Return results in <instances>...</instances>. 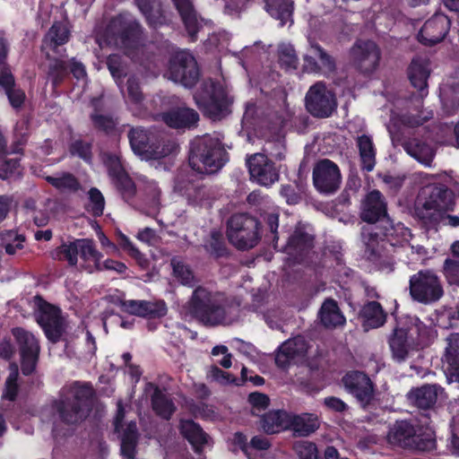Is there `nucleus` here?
Returning a JSON list of instances; mask_svg holds the SVG:
<instances>
[{
  "mask_svg": "<svg viewBox=\"0 0 459 459\" xmlns=\"http://www.w3.org/2000/svg\"><path fill=\"white\" fill-rule=\"evenodd\" d=\"M420 113V115L416 117L412 114L400 115L392 111L387 130L394 145H402L409 155L425 165H429L434 157L433 149L420 140H408L406 137L407 129L422 126L434 116L433 111L427 108H422Z\"/></svg>",
  "mask_w": 459,
  "mask_h": 459,
  "instance_id": "obj_1",
  "label": "nucleus"
},
{
  "mask_svg": "<svg viewBox=\"0 0 459 459\" xmlns=\"http://www.w3.org/2000/svg\"><path fill=\"white\" fill-rule=\"evenodd\" d=\"M230 160V154L221 139L211 134L195 137L189 144L188 163L197 173H218Z\"/></svg>",
  "mask_w": 459,
  "mask_h": 459,
  "instance_id": "obj_2",
  "label": "nucleus"
},
{
  "mask_svg": "<svg viewBox=\"0 0 459 459\" xmlns=\"http://www.w3.org/2000/svg\"><path fill=\"white\" fill-rule=\"evenodd\" d=\"M229 300L221 291L197 286L188 301L189 314L206 326L221 325L228 316Z\"/></svg>",
  "mask_w": 459,
  "mask_h": 459,
  "instance_id": "obj_3",
  "label": "nucleus"
},
{
  "mask_svg": "<svg viewBox=\"0 0 459 459\" xmlns=\"http://www.w3.org/2000/svg\"><path fill=\"white\" fill-rule=\"evenodd\" d=\"M421 195L424 202L415 208V215L422 227H433L441 219V212H448L455 208L454 193L443 184L426 186Z\"/></svg>",
  "mask_w": 459,
  "mask_h": 459,
  "instance_id": "obj_4",
  "label": "nucleus"
},
{
  "mask_svg": "<svg viewBox=\"0 0 459 459\" xmlns=\"http://www.w3.org/2000/svg\"><path fill=\"white\" fill-rule=\"evenodd\" d=\"M93 390L83 385L72 395L61 396L52 403L57 419L65 425L77 426L83 422L92 411Z\"/></svg>",
  "mask_w": 459,
  "mask_h": 459,
  "instance_id": "obj_5",
  "label": "nucleus"
},
{
  "mask_svg": "<svg viewBox=\"0 0 459 459\" xmlns=\"http://www.w3.org/2000/svg\"><path fill=\"white\" fill-rule=\"evenodd\" d=\"M128 139L134 153L146 160L167 157L178 147L174 141L164 137L161 133L142 126L131 128Z\"/></svg>",
  "mask_w": 459,
  "mask_h": 459,
  "instance_id": "obj_6",
  "label": "nucleus"
},
{
  "mask_svg": "<svg viewBox=\"0 0 459 459\" xmlns=\"http://www.w3.org/2000/svg\"><path fill=\"white\" fill-rule=\"evenodd\" d=\"M194 100L203 115L212 121H221L231 113L232 99L220 82L212 79L202 82Z\"/></svg>",
  "mask_w": 459,
  "mask_h": 459,
  "instance_id": "obj_7",
  "label": "nucleus"
},
{
  "mask_svg": "<svg viewBox=\"0 0 459 459\" xmlns=\"http://www.w3.org/2000/svg\"><path fill=\"white\" fill-rule=\"evenodd\" d=\"M264 221L269 230V233L265 234L264 238L266 242L273 245L274 250L294 256L296 259H303L314 247V236L307 233L303 228H296L289 236L286 243L279 245V214L268 213Z\"/></svg>",
  "mask_w": 459,
  "mask_h": 459,
  "instance_id": "obj_8",
  "label": "nucleus"
},
{
  "mask_svg": "<svg viewBox=\"0 0 459 459\" xmlns=\"http://www.w3.org/2000/svg\"><path fill=\"white\" fill-rule=\"evenodd\" d=\"M260 221L247 212L232 214L227 221V238L238 250H249L259 243L262 238Z\"/></svg>",
  "mask_w": 459,
  "mask_h": 459,
  "instance_id": "obj_9",
  "label": "nucleus"
},
{
  "mask_svg": "<svg viewBox=\"0 0 459 459\" xmlns=\"http://www.w3.org/2000/svg\"><path fill=\"white\" fill-rule=\"evenodd\" d=\"M107 32L126 56L134 59L142 50L144 33L138 21L117 17L110 21Z\"/></svg>",
  "mask_w": 459,
  "mask_h": 459,
  "instance_id": "obj_10",
  "label": "nucleus"
},
{
  "mask_svg": "<svg viewBox=\"0 0 459 459\" xmlns=\"http://www.w3.org/2000/svg\"><path fill=\"white\" fill-rule=\"evenodd\" d=\"M426 327L420 323L410 328H396L389 338L393 357L399 362L405 360L413 351L427 345Z\"/></svg>",
  "mask_w": 459,
  "mask_h": 459,
  "instance_id": "obj_11",
  "label": "nucleus"
},
{
  "mask_svg": "<svg viewBox=\"0 0 459 459\" xmlns=\"http://www.w3.org/2000/svg\"><path fill=\"white\" fill-rule=\"evenodd\" d=\"M37 309L34 313L39 325L42 328L47 339L52 343H57L65 332V323L62 310L45 300L40 295L34 297Z\"/></svg>",
  "mask_w": 459,
  "mask_h": 459,
  "instance_id": "obj_12",
  "label": "nucleus"
},
{
  "mask_svg": "<svg viewBox=\"0 0 459 459\" xmlns=\"http://www.w3.org/2000/svg\"><path fill=\"white\" fill-rule=\"evenodd\" d=\"M387 438L391 444L411 450L425 452L436 446L430 434H418L415 426L407 420L396 421L388 432Z\"/></svg>",
  "mask_w": 459,
  "mask_h": 459,
  "instance_id": "obj_13",
  "label": "nucleus"
},
{
  "mask_svg": "<svg viewBox=\"0 0 459 459\" xmlns=\"http://www.w3.org/2000/svg\"><path fill=\"white\" fill-rule=\"evenodd\" d=\"M409 290L411 299L424 305L433 304L444 295L439 277L430 270H420L411 276Z\"/></svg>",
  "mask_w": 459,
  "mask_h": 459,
  "instance_id": "obj_14",
  "label": "nucleus"
},
{
  "mask_svg": "<svg viewBox=\"0 0 459 459\" xmlns=\"http://www.w3.org/2000/svg\"><path fill=\"white\" fill-rule=\"evenodd\" d=\"M169 78L186 88H193L198 82L201 71L195 56L188 51L174 53L169 61Z\"/></svg>",
  "mask_w": 459,
  "mask_h": 459,
  "instance_id": "obj_15",
  "label": "nucleus"
},
{
  "mask_svg": "<svg viewBox=\"0 0 459 459\" xmlns=\"http://www.w3.org/2000/svg\"><path fill=\"white\" fill-rule=\"evenodd\" d=\"M305 106L311 116L326 118L332 116L337 108L336 98L324 82L312 85L305 97Z\"/></svg>",
  "mask_w": 459,
  "mask_h": 459,
  "instance_id": "obj_16",
  "label": "nucleus"
},
{
  "mask_svg": "<svg viewBox=\"0 0 459 459\" xmlns=\"http://www.w3.org/2000/svg\"><path fill=\"white\" fill-rule=\"evenodd\" d=\"M12 333L16 340L21 357V370L28 377L34 373L39 361L40 346L33 333L22 327H15Z\"/></svg>",
  "mask_w": 459,
  "mask_h": 459,
  "instance_id": "obj_17",
  "label": "nucleus"
},
{
  "mask_svg": "<svg viewBox=\"0 0 459 459\" xmlns=\"http://www.w3.org/2000/svg\"><path fill=\"white\" fill-rule=\"evenodd\" d=\"M49 61L48 65V79L50 81L53 89H58L65 81L72 74L78 81L87 78L85 65L75 57L65 61L59 57H50L47 56Z\"/></svg>",
  "mask_w": 459,
  "mask_h": 459,
  "instance_id": "obj_18",
  "label": "nucleus"
},
{
  "mask_svg": "<svg viewBox=\"0 0 459 459\" xmlns=\"http://www.w3.org/2000/svg\"><path fill=\"white\" fill-rule=\"evenodd\" d=\"M108 175L117 191L126 202L132 200L136 195V186L123 167L119 158L115 154H108L105 160Z\"/></svg>",
  "mask_w": 459,
  "mask_h": 459,
  "instance_id": "obj_19",
  "label": "nucleus"
},
{
  "mask_svg": "<svg viewBox=\"0 0 459 459\" xmlns=\"http://www.w3.org/2000/svg\"><path fill=\"white\" fill-rule=\"evenodd\" d=\"M342 175L339 167L333 160H319L313 169V183L321 194L335 193L341 186Z\"/></svg>",
  "mask_w": 459,
  "mask_h": 459,
  "instance_id": "obj_20",
  "label": "nucleus"
},
{
  "mask_svg": "<svg viewBox=\"0 0 459 459\" xmlns=\"http://www.w3.org/2000/svg\"><path fill=\"white\" fill-rule=\"evenodd\" d=\"M118 306L123 312L149 321L160 320L168 313V307L163 299H120Z\"/></svg>",
  "mask_w": 459,
  "mask_h": 459,
  "instance_id": "obj_21",
  "label": "nucleus"
},
{
  "mask_svg": "<svg viewBox=\"0 0 459 459\" xmlns=\"http://www.w3.org/2000/svg\"><path fill=\"white\" fill-rule=\"evenodd\" d=\"M251 178L264 186H271L279 180L275 163L264 153H255L247 160Z\"/></svg>",
  "mask_w": 459,
  "mask_h": 459,
  "instance_id": "obj_22",
  "label": "nucleus"
},
{
  "mask_svg": "<svg viewBox=\"0 0 459 459\" xmlns=\"http://www.w3.org/2000/svg\"><path fill=\"white\" fill-rule=\"evenodd\" d=\"M342 383L362 406L365 407L373 401V382L364 372L350 371L342 377Z\"/></svg>",
  "mask_w": 459,
  "mask_h": 459,
  "instance_id": "obj_23",
  "label": "nucleus"
},
{
  "mask_svg": "<svg viewBox=\"0 0 459 459\" xmlns=\"http://www.w3.org/2000/svg\"><path fill=\"white\" fill-rule=\"evenodd\" d=\"M368 190L365 198L360 204V219L368 223L361 228L360 240L365 247L364 255L371 260L373 257V190H370L369 177L365 176Z\"/></svg>",
  "mask_w": 459,
  "mask_h": 459,
  "instance_id": "obj_24",
  "label": "nucleus"
},
{
  "mask_svg": "<svg viewBox=\"0 0 459 459\" xmlns=\"http://www.w3.org/2000/svg\"><path fill=\"white\" fill-rule=\"evenodd\" d=\"M450 30V20L443 13H436L425 22L418 34L420 43L433 46L442 41Z\"/></svg>",
  "mask_w": 459,
  "mask_h": 459,
  "instance_id": "obj_25",
  "label": "nucleus"
},
{
  "mask_svg": "<svg viewBox=\"0 0 459 459\" xmlns=\"http://www.w3.org/2000/svg\"><path fill=\"white\" fill-rule=\"evenodd\" d=\"M311 55H305L303 57V70L309 74H318L322 69L327 72H334L336 70V62L333 56L326 52V50L318 43L310 45Z\"/></svg>",
  "mask_w": 459,
  "mask_h": 459,
  "instance_id": "obj_26",
  "label": "nucleus"
},
{
  "mask_svg": "<svg viewBox=\"0 0 459 459\" xmlns=\"http://www.w3.org/2000/svg\"><path fill=\"white\" fill-rule=\"evenodd\" d=\"M0 88L4 92L10 106L15 109H21L26 100L24 90L16 82L11 66L0 69Z\"/></svg>",
  "mask_w": 459,
  "mask_h": 459,
  "instance_id": "obj_27",
  "label": "nucleus"
},
{
  "mask_svg": "<svg viewBox=\"0 0 459 459\" xmlns=\"http://www.w3.org/2000/svg\"><path fill=\"white\" fill-rule=\"evenodd\" d=\"M430 74L429 61L426 58H414L409 66L408 75L412 86L420 91L419 96L413 97L417 107L422 102V98L428 94L427 80Z\"/></svg>",
  "mask_w": 459,
  "mask_h": 459,
  "instance_id": "obj_28",
  "label": "nucleus"
},
{
  "mask_svg": "<svg viewBox=\"0 0 459 459\" xmlns=\"http://www.w3.org/2000/svg\"><path fill=\"white\" fill-rule=\"evenodd\" d=\"M307 342L301 338H293L285 341L278 348L275 356V364L278 368L285 369L296 359L302 358L307 354Z\"/></svg>",
  "mask_w": 459,
  "mask_h": 459,
  "instance_id": "obj_29",
  "label": "nucleus"
},
{
  "mask_svg": "<svg viewBox=\"0 0 459 459\" xmlns=\"http://www.w3.org/2000/svg\"><path fill=\"white\" fill-rule=\"evenodd\" d=\"M162 119L171 128L191 129L197 126L200 117L198 112L194 108L177 107L164 112Z\"/></svg>",
  "mask_w": 459,
  "mask_h": 459,
  "instance_id": "obj_30",
  "label": "nucleus"
},
{
  "mask_svg": "<svg viewBox=\"0 0 459 459\" xmlns=\"http://www.w3.org/2000/svg\"><path fill=\"white\" fill-rule=\"evenodd\" d=\"M373 53V40L357 39L351 48L349 55L352 65L362 74L373 71V61L370 56Z\"/></svg>",
  "mask_w": 459,
  "mask_h": 459,
  "instance_id": "obj_31",
  "label": "nucleus"
},
{
  "mask_svg": "<svg viewBox=\"0 0 459 459\" xmlns=\"http://www.w3.org/2000/svg\"><path fill=\"white\" fill-rule=\"evenodd\" d=\"M178 11L191 41H196L197 34L202 29L197 12L191 0H171Z\"/></svg>",
  "mask_w": 459,
  "mask_h": 459,
  "instance_id": "obj_32",
  "label": "nucleus"
},
{
  "mask_svg": "<svg viewBox=\"0 0 459 459\" xmlns=\"http://www.w3.org/2000/svg\"><path fill=\"white\" fill-rule=\"evenodd\" d=\"M443 388L436 384H426L412 388L407 394L409 402L419 409L428 410L434 407Z\"/></svg>",
  "mask_w": 459,
  "mask_h": 459,
  "instance_id": "obj_33",
  "label": "nucleus"
},
{
  "mask_svg": "<svg viewBox=\"0 0 459 459\" xmlns=\"http://www.w3.org/2000/svg\"><path fill=\"white\" fill-rule=\"evenodd\" d=\"M320 427L319 419L313 413L295 414L290 412L289 429L292 431L293 437H308L316 432Z\"/></svg>",
  "mask_w": 459,
  "mask_h": 459,
  "instance_id": "obj_34",
  "label": "nucleus"
},
{
  "mask_svg": "<svg viewBox=\"0 0 459 459\" xmlns=\"http://www.w3.org/2000/svg\"><path fill=\"white\" fill-rule=\"evenodd\" d=\"M181 435L189 442L195 454H202L208 442V435L193 420H182L179 424Z\"/></svg>",
  "mask_w": 459,
  "mask_h": 459,
  "instance_id": "obj_35",
  "label": "nucleus"
},
{
  "mask_svg": "<svg viewBox=\"0 0 459 459\" xmlns=\"http://www.w3.org/2000/svg\"><path fill=\"white\" fill-rule=\"evenodd\" d=\"M290 412L285 410H272L261 418V428L267 435L278 434L289 429Z\"/></svg>",
  "mask_w": 459,
  "mask_h": 459,
  "instance_id": "obj_36",
  "label": "nucleus"
},
{
  "mask_svg": "<svg viewBox=\"0 0 459 459\" xmlns=\"http://www.w3.org/2000/svg\"><path fill=\"white\" fill-rule=\"evenodd\" d=\"M140 12L152 28H158L166 23V17L160 0H134Z\"/></svg>",
  "mask_w": 459,
  "mask_h": 459,
  "instance_id": "obj_37",
  "label": "nucleus"
},
{
  "mask_svg": "<svg viewBox=\"0 0 459 459\" xmlns=\"http://www.w3.org/2000/svg\"><path fill=\"white\" fill-rule=\"evenodd\" d=\"M319 318L325 328H335L346 322L338 303L333 299H326L319 310Z\"/></svg>",
  "mask_w": 459,
  "mask_h": 459,
  "instance_id": "obj_38",
  "label": "nucleus"
},
{
  "mask_svg": "<svg viewBox=\"0 0 459 459\" xmlns=\"http://www.w3.org/2000/svg\"><path fill=\"white\" fill-rule=\"evenodd\" d=\"M151 404L155 414L165 420H169L177 410L173 400L157 385L151 395Z\"/></svg>",
  "mask_w": 459,
  "mask_h": 459,
  "instance_id": "obj_39",
  "label": "nucleus"
},
{
  "mask_svg": "<svg viewBox=\"0 0 459 459\" xmlns=\"http://www.w3.org/2000/svg\"><path fill=\"white\" fill-rule=\"evenodd\" d=\"M120 435V452L125 459H135L136 447L139 440V432L136 422L131 420L125 429H122Z\"/></svg>",
  "mask_w": 459,
  "mask_h": 459,
  "instance_id": "obj_40",
  "label": "nucleus"
},
{
  "mask_svg": "<svg viewBox=\"0 0 459 459\" xmlns=\"http://www.w3.org/2000/svg\"><path fill=\"white\" fill-rule=\"evenodd\" d=\"M376 229L379 230V232H375V238L386 236L394 229L393 223L386 212V203L378 190H375V230Z\"/></svg>",
  "mask_w": 459,
  "mask_h": 459,
  "instance_id": "obj_41",
  "label": "nucleus"
},
{
  "mask_svg": "<svg viewBox=\"0 0 459 459\" xmlns=\"http://www.w3.org/2000/svg\"><path fill=\"white\" fill-rule=\"evenodd\" d=\"M266 12L283 27L292 17L294 6L292 0H265Z\"/></svg>",
  "mask_w": 459,
  "mask_h": 459,
  "instance_id": "obj_42",
  "label": "nucleus"
},
{
  "mask_svg": "<svg viewBox=\"0 0 459 459\" xmlns=\"http://www.w3.org/2000/svg\"><path fill=\"white\" fill-rule=\"evenodd\" d=\"M45 180L63 194H74L82 186L79 179L70 172H62L59 176H47Z\"/></svg>",
  "mask_w": 459,
  "mask_h": 459,
  "instance_id": "obj_43",
  "label": "nucleus"
},
{
  "mask_svg": "<svg viewBox=\"0 0 459 459\" xmlns=\"http://www.w3.org/2000/svg\"><path fill=\"white\" fill-rule=\"evenodd\" d=\"M71 37V31L63 22H54L45 36V42L56 51L59 46L66 44Z\"/></svg>",
  "mask_w": 459,
  "mask_h": 459,
  "instance_id": "obj_44",
  "label": "nucleus"
},
{
  "mask_svg": "<svg viewBox=\"0 0 459 459\" xmlns=\"http://www.w3.org/2000/svg\"><path fill=\"white\" fill-rule=\"evenodd\" d=\"M359 150L360 168L363 172L373 170V141L365 134L359 135L356 140Z\"/></svg>",
  "mask_w": 459,
  "mask_h": 459,
  "instance_id": "obj_45",
  "label": "nucleus"
},
{
  "mask_svg": "<svg viewBox=\"0 0 459 459\" xmlns=\"http://www.w3.org/2000/svg\"><path fill=\"white\" fill-rule=\"evenodd\" d=\"M1 246L9 255L16 254L17 250H22L26 242V236L21 234L16 230H4L0 232Z\"/></svg>",
  "mask_w": 459,
  "mask_h": 459,
  "instance_id": "obj_46",
  "label": "nucleus"
},
{
  "mask_svg": "<svg viewBox=\"0 0 459 459\" xmlns=\"http://www.w3.org/2000/svg\"><path fill=\"white\" fill-rule=\"evenodd\" d=\"M79 255L84 262H92L95 270L100 269V260L103 257L95 246L92 239L80 238L77 239Z\"/></svg>",
  "mask_w": 459,
  "mask_h": 459,
  "instance_id": "obj_47",
  "label": "nucleus"
},
{
  "mask_svg": "<svg viewBox=\"0 0 459 459\" xmlns=\"http://www.w3.org/2000/svg\"><path fill=\"white\" fill-rule=\"evenodd\" d=\"M106 65L117 86L122 88L123 81L128 72V66L125 57L119 54H110L107 57Z\"/></svg>",
  "mask_w": 459,
  "mask_h": 459,
  "instance_id": "obj_48",
  "label": "nucleus"
},
{
  "mask_svg": "<svg viewBox=\"0 0 459 459\" xmlns=\"http://www.w3.org/2000/svg\"><path fill=\"white\" fill-rule=\"evenodd\" d=\"M77 239L69 243H63L52 253V257L58 261H66L70 266H75L78 262Z\"/></svg>",
  "mask_w": 459,
  "mask_h": 459,
  "instance_id": "obj_49",
  "label": "nucleus"
},
{
  "mask_svg": "<svg viewBox=\"0 0 459 459\" xmlns=\"http://www.w3.org/2000/svg\"><path fill=\"white\" fill-rule=\"evenodd\" d=\"M91 121L93 127L106 135H111L115 133L117 127V121L109 115H102L97 112L95 108L94 111L90 115Z\"/></svg>",
  "mask_w": 459,
  "mask_h": 459,
  "instance_id": "obj_50",
  "label": "nucleus"
},
{
  "mask_svg": "<svg viewBox=\"0 0 459 459\" xmlns=\"http://www.w3.org/2000/svg\"><path fill=\"white\" fill-rule=\"evenodd\" d=\"M170 265L173 270L174 277L183 285H191L194 281V273L191 268L186 264L179 256H173L170 259Z\"/></svg>",
  "mask_w": 459,
  "mask_h": 459,
  "instance_id": "obj_51",
  "label": "nucleus"
},
{
  "mask_svg": "<svg viewBox=\"0 0 459 459\" xmlns=\"http://www.w3.org/2000/svg\"><path fill=\"white\" fill-rule=\"evenodd\" d=\"M205 249L212 256L216 259L227 258L230 254L221 234L217 231L212 232L211 239L205 246Z\"/></svg>",
  "mask_w": 459,
  "mask_h": 459,
  "instance_id": "obj_52",
  "label": "nucleus"
},
{
  "mask_svg": "<svg viewBox=\"0 0 459 459\" xmlns=\"http://www.w3.org/2000/svg\"><path fill=\"white\" fill-rule=\"evenodd\" d=\"M182 195H185L189 204H198L205 196V187L204 185L194 181H186L180 186Z\"/></svg>",
  "mask_w": 459,
  "mask_h": 459,
  "instance_id": "obj_53",
  "label": "nucleus"
},
{
  "mask_svg": "<svg viewBox=\"0 0 459 459\" xmlns=\"http://www.w3.org/2000/svg\"><path fill=\"white\" fill-rule=\"evenodd\" d=\"M89 202L85 209L94 217H100L103 214L105 208V199L102 193L97 187H91L89 192Z\"/></svg>",
  "mask_w": 459,
  "mask_h": 459,
  "instance_id": "obj_54",
  "label": "nucleus"
},
{
  "mask_svg": "<svg viewBox=\"0 0 459 459\" xmlns=\"http://www.w3.org/2000/svg\"><path fill=\"white\" fill-rule=\"evenodd\" d=\"M69 152L72 156H76L85 162H91L92 160V143L77 139L69 144Z\"/></svg>",
  "mask_w": 459,
  "mask_h": 459,
  "instance_id": "obj_55",
  "label": "nucleus"
},
{
  "mask_svg": "<svg viewBox=\"0 0 459 459\" xmlns=\"http://www.w3.org/2000/svg\"><path fill=\"white\" fill-rule=\"evenodd\" d=\"M22 126L16 125L14 129L13 141L10 146L9 153L20 154L23 155L24 153V146L28 143L29 139V132L28 127L26 126L24 129Z\"/></svg>",
  "mask_w": 459,
  "mask_h": 459,
  "instance_id": "obj_56",
  "label": "nucleus"
},
{
  "mask_svg": "<svg viewBox=\"0 0 459 459\" xmlns=\"http://www.w3.org/2000/svg\"><path fill=\"white\" fill-rule=\"evenodd\" d=\"M447 346L443 358L445 363L455 364L459 361V333H453L446 338Z\"/></svg>",
  "mask_w": 459,
  "mask_h": 459,
  "instance_id": "obj_57",
  "label": "nucleus"
},
{
  "mask_svg": "<svg viewBox=\"0 0 459 459\" xmlns=\"http://www.w3.org/2000/svg\"><path fill=\"white\" fill-rule=\"evenodd\" d=\"M22 174L21 158L4 159L0 163V178L9 179Z\"/></svg>",
  "mask_w": 459,
  "mask_h": 459,
  "instance_id": "obj_58",
  "label": "nucleus"
},
{
  "mask_svg": "<svg viewBox=\"0 0 459 459\" xmlns=\"http://www.w3.org/2000/svg\"><path fill=\"white\" fill-rule=\"evenodd\" d=\"M293 447L299 459H319L317 447L311 441H298Z\"/></svg>",
  "mask_w": 459,
  "mask_h": 459,
  "instance_id": "obj_59",
  "label": "nucleus"
},
{
  "mask_svg": "<svg viewBox=\"0 0 459 459\" xmlns=\"http://www.w3.org/2000/svg\"><path fill=\"white\" fill-rule=\"evenodd\" d=\"M18 371L17 368L11 372L7 377L4 383V389L2 394L3 400L14 402L18 396L19 385H18Z\"/></svg>",
  "mask_w": 459,
  "mask_h": 459,
  "instance_id": "obj_60",
  "label": "nucleus"
},
{
  "mask_svg": "<svg viewBox=\"0 0 459 459\" xmlns=\"http://www.w3.org/2000/svg\"><path fill=\"white\" fill-rule=\"evenodd\" d=\"M208 377H211L212 380L222 385H226L232 383L237 385H241V384L238 383V379L237 377H235L229 372L221 369L216 365L211 366L210 370L208 372Z\"/></svg>",
  "mask_w": 459,
  "mask_h": 459,
  "instance_id": "obj_61",
  "label": "nucleus"
},
{
  "mask_svg": "<svg viewBox=\"0 0 459 459\" xmlns=\"http://www.w3.org/2000/svg\"><path fill=\"white\" fill-rule=\"evenodd\" d=\"M126 89L129 100L134 103L139 104L143 100V95L141 90L140 82L137 77L131 75L126 82Z\"/></svg>",
  "mask_w": 459,
  "mask_h": 459,
  "instance_id": "obj_62",
  "label": "nucleus"
},
{
  "mask_svg": "<svg viewBox=\"0 0 459 459\" xmlns=\"http://www.w3.org/2000/svg\"><path fill=\"white\" fill-rule=\"evenodd\" d=\"M279 63L281 67L286 69H296L298 57L292 48L285 47L279 51Z\"/></svg>",
  "mask_w": 459,
  "mask_h": 459,
  "instance_id": "obj_63",
  "label": "nucleus"
},
{
  "mask_svg": "<svg viewBox=\"0 0 459 459\" xmlns=\"http://www.w3.org/2000/svg\"><path fill=\"white\" fill-rule=\"evenodd\" d=\"M444 271L450 282L459 285V261L446 259Z\"/></svg>",
  "mask_w": 459,
  "mask_h": 459,
  "instance_id": "obj_64",
  "label": "nucleus"
}]
</instances>
